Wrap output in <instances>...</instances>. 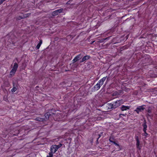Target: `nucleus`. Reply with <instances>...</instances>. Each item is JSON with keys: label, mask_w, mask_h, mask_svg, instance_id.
<instances>
[{"label": "nucleus", "mask_w": 157, "mask_h": 157, "mask_svg": "<svg viewBox=\"0 0 157 157\" xmlns=\"http://www.w3.org/2000/svg\"><path fill=\"white\" fill-rule=\"evenodd\" d=\"M106 77H105L99 81L98 83L95 86L94 88L96 90H98L101 86L103 84L104 82L105 81Z\"/></svg>", "instance_id": "f257e3e1"}, {"label": "nucleus", "mask_w": 157, "mask_h": 157, "mask_svg": "<svg viewBox=\"0 0 157 157\" xmlns=\"http://www.w3.org/2000/svg\"><path fill=\"white\" fill-rule=\"evenodd\" d=\"M62 146V144H60L58 145H52L50 148L51 152L53 153H55L57 150Z\"/></svg>", "instance_id": "f03ea898"}, {"label": "nucleus", "mask_w": 157, "mask_h": 157, "mask_svg": "<svg viewBox=\"0 0 157 157\" xmlns=\"http://www.w3.org/2000/svg\"><path fill=\"white\" fill-rule=\"evenodd\" d=\"M18 67V65L16 63H14L13 66V67L12 69L10 71V75H14V74L16 72L17 70Z\"/></svg>", "instance_id": "7ed1b4c3"}, {"label": "nucleus", "mask_w": 157, "mask_h": 157, "mask_svg": "<svg viewBox=\"0 0 157 157\" xmlns=\"http://www.w3.org/2000/svg\"><path fill=\"white\" fill-rule=\"evenodd\" d=\"M123 103L124 101L122 100L116 101L115 102H114L113 103V108L115 109L119 106L120 105L123 104Z\"/></svg>", "instance_id": "20e7f679"}, {"label": "nucleus", "mask_w": 157, "mask_h": 157, "mask_svg": "<svg viewBox=\"0 0 157 157\" xmlns=\"http://www.w3.org/2000/svg\"><path fill=\"white\" fill-rule=\"evenodd\" d=\"M144 106H145V105H143L139 106L136 108L135 110V111H136L138 113H139L140 112L143 111L145 109V108L144 107Z\"/></svg>", "instance_id": "39448f33"}, {"label": "nucleus", "mask_w": 157, "mask_h": 157, "mask_svg": "<svg viewBox=\"0 0 157 157\" xmlns=\"http://www.w3.org/2000/svg\"><path fill=\"white\" fill-rule=\"evenodd\" d=\"M130 108V107L129 106H126L124 105H122L121 106L120 108L122 111H124L129 109Z\"/></svg>", "instance_id": "423d86ee"}, {"label": "nucleus", "mask_w": 157, "mask_h": 157, "mask_svg": "<svg viewBox=\"0 0 157 157\" xmlns=\"http://www.w3.org/2000/svg\"><path fill=\"white\" fill-rule=\"evenodd\" d=\"M81 58V55H79L77 56H76L75 57L74 59L73 60V63H75L78 60Z\"/></svg>", "instance_id": "0eeeda50"}, {"label": "nucleus", "mask_w": 157, "mask_h": 157, "mask_svg": "<svg viewBox=\"0 0 157 157\" xmlns=\"http://www.w3.org/2000/svg\"><path fill=\"white\" fill-rule=\"evenodd\" d=\"M90 57L89 56H84L82 59L81 61H80L81 62H83L86 60L88 59H89Z\"/></svg>", "instance_id": "6e6552de"}, {"label": "nucleus", "mask_w": 157, "mask_h": 157, "mask_svg": "<svg viewBox=\"0 0 157 157\" xmlns=\"http://www.w3.org/2000/svg\"><path fill=\"white\" fill-rule=\"evenodd\" d=\"M61 11V10H55L53 12L52 15L54 16L57 15L59 13H61L62 12Z\"/></svg>", "instance_id": "1a4fd4ad"}, {"label": "nucleus", "mask_w": 157, "mask_h": 157, "mask_svg": "<svg viewBox=\"0 0 157 157\" xmlns=\"http://www.w3.org/2000/svg\"><path fill=\"white\" fill-rule=\"evenodd\" d=\"M146 111L148 113V114H147L148 116L150 117L151 116L150 114H151L152 112V108L151 107H149Z\"/></svg>", "instance_id": "9d476101"}, {"label": "nucleus", "mask_w": 157, "mask_h": 157, "mask_svg": "<svg viewBox=\"0 0 157 157\" xmlns=\"http://www.w3.org/2000/svg\"><path fill=\"white\" fill-rule=\"evenodd\" d=\"M142 125L144 127L143 131L144 132H145L147 130V126L146 124V123L145 121L144 123Z\"/></svg>", "instance_id": "9b49d317"}, {"label": "nucleus", "mask_w": 157, "mask_h": 157, "mask_svg": "<svg viewBox=\"0 0 157 157\" xmlns=\"http://www.w3.org/2000/svg\"><path fill=\"white\" fill-rule=\"evenodd\" d=\"M45 120L44 118H40V117H37L35 119V120L40 121H44Z\"/></svg>", "instance_id": "f8f14e48"}, {"label": "nucleus", "mask_w": 157, "mask_h": 157, "mask_svg": "<svg viewBox=\"0 0 157 157\" xmlns=\"http://www.w3.org/2000/svg\"><path fill=\"white\" fill-rule=\"evenodd\" d=\"M108 107L109 109L113 108V103H108Z\"/></svg>", "instance_id": "ddd939ff"}, {"label": "nucleus", "mask_w": 157, "mask_h": 157, "mask_svg": "<svg viewBox=\"0 0 157 157\" xmlns=\"http://www.w3.org/2000/svg\"><path fill=\"white\" fill-rule=\"evenodd\" d=\"M30 15V13H26L24 14L22 18H26L29 17Z\"/></svg>", "instance_id": "4468645a"}, {"label": "nucleus", "mask_w": 157, "mask_h": 157, "mask_svg": "<svg viewBox=\"0 0 157 157\" xmlns=\"http://www.w3.org/2000/svg\"><path fill=\"white\" fill-rule=\"evenodd\" d=\"M50 115V114L49 113H47L45 115V117L46 119H48L49 118Z\"/></svg>", "instance_id": "2eb2a0df"}, {"label": "nucleus", "mask_w": 157, "mask_h": 157, "mask_svg": "<svg viewBox=\"0 0 157 157\" xmlns=\"http://www.w3.org/2000/svg\"><path fill=\"white\" fill-rule=\"evenodd\" d=\"M47 157H53V153L51 152L49 153L48 155H47Z\"/></svg>", "instance_id": "dca6fc26"}, {"label": "nucleus", "mask_w": 157, "mask_h": 157, "mask_svg": "<svg viewBox=\"0 0 157 157\" xmlns=\"http://www.w3.org/2000/svg\"><path fill=\"white\" fill-rule=\"evenodd\" d=\"M17 90V89L16 87H13L12 89H11V91L13 92H15Z\"/></svg>", "instance_id": "f3484780"}, {"label": "nucleus", "mask_w": 157, "mask_h": 157, "mask_svg": "<svg viewBox=\"0 0 157 157\" xmlns=\"http://www.w3.org/2000/svg\"><path fill=\"white\" fill-rule=\"evenodd\" d=\"M139 144H140V142H139V141H137L136 144L137 147V148L140 149V148L139 146Z\"/></svg>", "instance_id": "a211bd4d"}, {"label": "nucleus", "mask_w": 157, "mask_h": 157, "mask_svg": "<svg viewBox=\"0 0 157 157\" xmlns=\"http://www.w3.org/2000/svg\"><path fill=\"white\" fill-rule=\"evenodd\" d=\"M124 2V4H127L129 3V0H123Z\"/></svg>", "instance_id": "6ab92c4d"}, {"label": "nucleus", "mask_w": 157, "mask_h": 157, "mask_svg": "<svg viewBox=\"0 0 157 157\" xmlns=\"http://www.w3.org/2000/svg\"><path fill=\"white\" fill-rule=\"evenodd\" d=\"M41 44L39 43L36 47V48L37 49H39L41 46Z\"/></svg>", "instance_id": "aec40b11"}, {"label": "nucleus", "mask_w": 157, "mask_h": 157, "mask_svg": "<svg viewBox=\"0 0 157 157\" xmlns=\"http://www.w3.org/2000/svg\"><path fill=\"white\" fill-rule=\"evenodd\" d=\"M113 143L116 146H119V144H117V143H116L114 141L113 142Z\"/></svg>", "instance_id": "412c9836"}, {"label": "nucleus", "mask_w": 157, "mask_h": 157, "mask_svg": "<svg viewBox=\"0 0 157 157\" xmlns=\"http://www.w3.org/2000/svg\"><path fill=\"white\" fill-rule=\"evenodd\" d=\"M112 138L111 137H110L109 139V141L110 142L113 143V142H114L113 140H112Z\"/></svg>", "instance_id": "4be33fe9"}, {"label": "nucleus", "mask_w": 157, "mask_h": 157, "mask_svg": "<svg viewBox=\"0 0 157 157\" xmlns=\"http://www.w3.org/2000/svg\"><path fill=\"white\" fill-rule=\"evenodd\" d=\"M72 0H70L69 1L67 2V4H70V3L71 2V1Z\"/></svg>", "instance_id": "5701e85b"}, {"label": "nucleus", "mask_w": 157, "mask_h": 157, "mask_svg": "<svg viewBox=\"0 0 157 157\" xmlns=\"http://www.w3.org/2000/svg\"><path fill=\"white\" fill-rule=\"evenodd\" d=\"M3 2V0H0V5Z\"/></svg>", "instance_id": "b1692460"}, {"label": "nucleus", "mask_w": 157, "mask_h": 157, "mask_svg": "<svg viewBox=\"0 0 157 157\" xmlns=\"http://www.w3.org/2000/svg\"><path fill=\"white\" fill-rule=\"evenodd\" d=\"M125 115H126V114H120L119 115L120 116H121V115H122L123 116H125Z\"/></svg>", "instance_id": "393cba45"}, {"label": "nucleus", "mask_w": 157, "mask_h": 157, "mask_svg": "<svg viewBox=\"0 0 157 157\" xmlns=\"http://www.w3.org/2000/svg\"><path fill=\"white\" fill-rule=\"evenodd\" d=\"M144 132V136H147V134L146 132V131H145V132Z\"/></svg>", "instance_id": "a878e982"}, {"label": "nucleus", "mask_w": 157, "mask_h": 157, "mask_svg": "<svg viewBox=\"0 0 157 157\" xmlns=\"http://www.w3.org/2000/svg\"><path fill=\"white\" fill-rule=\"evenodd\" d=\"M42 40H40V42L39 43V44H41L42 43Z\"/></svg>", "instance_id": "bb28decb"}, {"label": "nucleus", "mask_w": 157, "mask_h": 157, "mask_svg": "<svg viewBox=\"0 0 157 157\" xmlns=\"http://www.w3.org/2000/svg\"><path fill=\"white\" fill-rule=\"evenodd\" d=\"M136 141H139V139H138V137H136Z\"/></svg>", "instance_id": "cd10ccee"}, {"label": "nucleus", "mask_w": 157, "mask_h": 157, "mask_svg": "<svg viewBox=\"0 0 157 157\" xmlns=\"http://www.w3.org/2000/svg\"><path fill=\"white\" fill-rule=\"evenodd\" d=\"M59 10H62V9H59Z\"/></svg>", "instance_id": "c85d7f7f"}]
</instances>
